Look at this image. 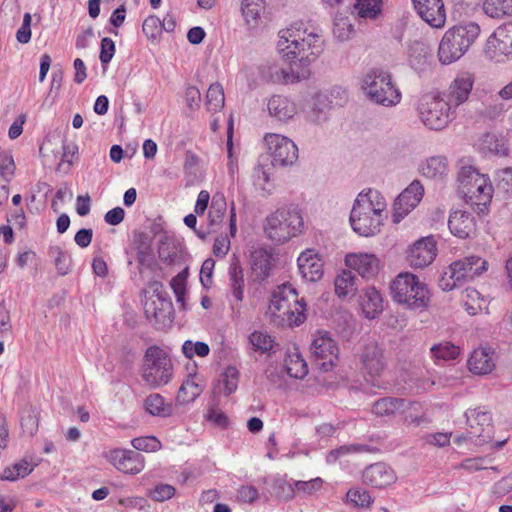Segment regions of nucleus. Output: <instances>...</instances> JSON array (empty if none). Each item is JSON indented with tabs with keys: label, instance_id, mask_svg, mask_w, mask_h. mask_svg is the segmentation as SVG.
<instances>
[{
	"label": "nucleus",
	"instance_id": "obj_41",
	"mask_svg": "<svg viewBox=\"0 0 512 512\" xmlns=\"http://www.w3.org/2000/svg\"><path fill=\"white\" fill-rule=\"evenodd\" d=\"M144 406L145 410L153 416L167 417L171 414V406L166 405L164 398L157 393L147 396Z\"/></svg>",
	"mask_w": 512,
	"mask_h": 512
},
{
	"label": "nucleus",
	"instance_id": "obj_22",
	"mask_svg": "<svg viewBox=\"0 0 512 512\" xmlns=\"http://www.w3.org/2000/svg\"><path fill=\"white\" fill-rule=\"evenodd\" d=\"M345 263L366 279L376 275L379 266V261L376 256L367 253L348 254L346 255Z\"/></svg>",
	"mask_w": 512,
	"mask_h": 512
},
{
	"label": "nucleus",
	"instance_id": "obj_5",
	"mask_svg": "<svg viewBox=\"0 0 512 512\" xmlns=\"http://www.w3.org/2000/svg\"><path fill=\"white\" fill-rule=\"evenodd\" d=\"M305 308L306 304L303 299H298L295 288L290 284H282L272 294L269 312L289 326H299L306 318Z\"/></svg>",
	"mask_w": 512,
	"mask_h": 512
},
{
	"label": "nucleus",
	"instance_id": "obj_28",
	"mask_svg": "<svg viewBox=\"0 0 512 512\" xmlns=\"http://www.w3.org/2000/svg\"><path fill=\"white\" fill-rule=\"evenodd\" d=\"M359 305L366 318L374 319L383 311V298L375 287H367L360 294Z\"/></svg>",
	"mask_w": 512,
	"mask_h": 512
},
{
	"label": "nucleus",
	"instance_id": "obj_20",
	"mask_svg": "<svg viewBox=\"0 0 512 512\" xmlns=\"http://www.w3.org/2000/svg\"><path fill=\"white\" fill-rule=\"evenodd\" d=\"M474 79L468 73L459 74L450 84L446 97L447 102L456 108L467 101L473 88Z\"/></svg>",
	"mask_w": 512,
	"mask_h": 512
},
{
	"label": "nucleus",
	"instance_id": "obj_33",
	"mask_svg": "<svg viewBox=\"0 0 512 512\" xmlns=\"http://www.w3.org/2000/svg\"><path fill=\"white\" fill-rule=\"evenodd\" d=\"M469 370L478 375L490 373L494 368V362L487 349H475L468 359Z\"/></svg>",
	"mask_w": 512,
	"mask_h": 512
},
{
	"label": "nucleus",
	"instance_id": "obj_29",
	"mask_svg": "<svg viewBox=\"0 0 512 512\" xmlns=\"http://www.w3.org/2000/svg\"><path fill=\"white\" fill-rule=\"evenodd\" d=\"M271 254L265 249L251 253V278L254 282H263L271 273Z\"/></svg>",
	"mask_w": 512,
	"mask_h": 512
},
{
	"label": "nucleus",
	"instance_id": "obj_46",
	"mask_svg": "<svg viewBox=\"0 0 512 512\" xmlns=\"http://www.w3.org/2000/svg\"><path fill=\"white\" fill-rule=\"evenodd\" d=\"M48 254L54 259L55 267L58 273L62 276L69 273L71 270V258L61 247L50 246Z\"/></svg>",
	"mask_w": 512,
	"mask_h": 512
},
{
	"label": "nucleus",
	"instance_id": "obj_48",
	"mask_svg": "<svg viewBox=\"0 0 512 512\" xmlns=\"http://www.w3.org/2000/svg\"><path fill=\"white\" fill-rule=\"evenodd\" d=\"M272 493L283 500H291L295 495V486L283 477H277L272 482Z\"/></svg>",
	"mask_w": 512,
	"mask_h": 512
},
{
	"label": "nucleus",
	"instance_id": "obj_27",
	"mask_svg": "<svg viewBox=\"0 0 512 512\" xmlns=\"http://www.w3.org/2000/svg\"><path fill=\"white\" fill-rule=\"evenodd\" d=\"M297 263L300 274L307 281L316 282L322 278V262L312 251L301 253L297 259Z\"/></svg>",
	"mask_w": 512,
	"mask_h": 512
},
{
	"label": "nucleus",
	"instance_id": "obj_56",
	"mask_svg": "<svg viewBox=\"0 0 512 512\" xmlns=\"http://www.w3.org/2000/svg\"><path fill=\"white\" fill-rule=\"evenodd\" d=\"M135 451L156 452L161 448V442L154 436L137 437L131 441Z\"/></svg>",
	"mask_w": 512,
	"mask_h": 512
},
{
	"label": "nucleus",
	"instance_id": "obj_19",
	"mask_svg": "<svg viewBox=\"0 0 512 512\" xmlns=\"http://www.w3.org/2000/svg\"><path fill=\"white\" fill-rule=\"evenodd\" d=\"M397 477L393 469L385 463H374L363 471L365 484L375 488H385L396 481Z\"/></svg>",
	"mask_w": 512,
	"mask_h": 512
},
{
	"label": "nucleus",
	"instance_id": "obj_3",
	"mask_svg": "<svg viewBox=\"0 0 512 512\" xmlns=\"http://www.w3.org/2000/svg\"><path fill=\"white\" fill-rule=\"evenodd\" d=\"M480 34V26L475 22L457 25L448 29L439 44L438 56L443 64L460 59Z\"/></svg>",
	"mask_w": 512,
	"mask_h": 512
},
{
	"label": "nucleus",
	"instance_id": "obj_26",
	"mask_svg": "<svg viewBox=\"0 0 512 512\" xmlns=\"http://www.w3.org/2000/svg\"><path fill=\"white\" fill-rule=\"evenodd\" d=\"M448 227L454 236L461 239L469 238L475 232L474 217L465 211H454L450 214Z\"/></svg>",
	"mask_w": 512,
	"mask_h": 512
},
{
	"label": "nucleus",
	"instance_id": "obj_53",
	"mask_svg": "<svg viewBox=\"0 0 512 512\" xmlns=\"http://www.w3.org/2000/svg\"><path fill=\"white\" fill-rule=\"evenodd\" d=\"M347 502L357 507H370L373 499L368 491L360 488H351L346 494Z\"/></svg>",
	"mask_w": 512,
	"mask_h": 512
},
{
	"label": "nucleus",
	"instance_id": "obj_18",
	"mask_svg": "<svg viewBox=\"0 0 512 512\" xmlns=\"http://www.w3.org/2000/svg\"><path fill=\"white\" fill-rule=\"evenodd\" d=\"M386 200L382 194H357L351 213L354 215L386 216Z\"/></svg>",
	"mask_w": 512,
	"mask_h": 512
},
{
	"label": "nucleus",
	"instance_id": "obj_12",
	"mask_svg": "<svg viewBox=\"0 0 512 512\" xmlns=\"http://www.w3.org/2000/svg\"><path fill=\"white\" fill-rule=\"evenodd\" d=\"M264 140L274 167L292 166L298 160V147L290 138L269 133L265 135Z\"/></svg>",
	"mask_w": 512,
	"mask_h": 512
},
{
	"label": "nucleus",
	"instance_id": "obj_51",
	"mask_svg": "<svg viewBox=\"0 0 512 512\" xmlns=\"http://www.w3.org/2000/svg\"><path fill=\"white\" fill-rule=\"evenodd\" d=\"M62 158L58 163L57 171L60 173H68L73 159L78 151V147L74 143H65L61 141Z\"/></svg>",
	"mask_w": 512,
	"mask_h": 512
},
{
	"label": "nucleus",
	"instance_id": "obj_25",
	"mask_svg": "<svg viewBox=\"0 0 512 512\" xmlns=\"http://www.w3.org/2000/svg\"><path fill=\"white\" fill-rule=\"evenodd\" d=\"M420 172L426 178L436 182H444L448 177L449 163L443 155L431 156L420 165Z\"/></svg>",
	"mask_w": 512,
	"mask_h": 512
},
{
	"label": "nucleus",
	"instance_id": "obj_58",
	"mask_svg": "<svg viewBox=\"0 0 512 512\" xmlns=\"http://www.w3.org/2000/svg\"><path fill=\"white\" fill-rule=\"evenodd\" d=\"M495 186L503 192H512V168L507 167L495 173Z\"/></svg>",
	"mask_w": 512,
	"mask_h": 512
},
{
	"label": "nucleus",
	"instance_id": "obj_43",
	"mask_svg": "<svg viewBox=\"0 0 512 512\" xmlns=\"http://www.w3.org/2000/svg\"><path fill=\"white\" fill-rule=\"evenodd\" d=\"M225 104L223 87L219 83L211 84L206 94V107L210 112L220 111Z\"/></svg>",
	"mask_w": 512,
	"mask_h": 512
},
{
	"label": "nucleus",
	"instance_id": "obj_61",
	"mask_svg": "<svg viewBox=\"0 0 512 512\" xmlns=\"http://www.w3.org/2000/svg\"><path fill=\"white\" fill-rule=\"evenodd\" d=\"M354 32L353 25L347 18L337 19L334 23L333 34L341 41L347 40Z\"/></svg>",
	"mask_w": 512,
	"mask_h": 512
},
{
	"label": "nucleus",
	"instance_id": "obj_42",
	"mask_svg": "<svg viewBox=\"0 0 512 512\" xmlns=\"http://www.w3.org/2000/svg\"><path fill=\"white\" fill-rule=\"evenodd\" d=\"M21 14V7L18 0H3L0 7V20L9 26L15 25Z\"/></svg>",
	"mask_w": 512,
	"mask_h": 512
},
{
	"label": "nucleus",
	"instance_id": "obj_40",
	"mask_svg": "<svg viewBox=\"0 0 512 512\" xmlns=\"http://www.w3.org/2000/svg\"><path fill=\"white\" fill-rule=\"evenodd\" d=\"M285 369L287 374L295 379H303L308 374L307 363L297 352L287 355Z\"/></svg>",
	"mask_w": 512,
	"mask_h": 512
},
{
	"label": "nucleus",
	"instance_id": "obj_55",
	"mask_svg": "<svg viewBox=\"0 0 512 512\" xmlns=\"http://www.w3.org/2000/svg\"><path fill=\"white\" fill-rule=\"evenodd\" d=\"M354 7L361 18H375L380 12L379 0H358Z\"/></svg>",
	"mask_w": 512,
	"mask_h": 512
},
{
	"label": "nucleus",
	"instance_id": "obj_21",
	"mask_svg": "<svg viewBox=\"0 0 512 512\" xmlns=\"http://www.w3.org/2000/svg\"><path fill=\"white\" fill-rule=\"evenodd\" d=\"M361 362L371 376L380 375L386 366L383 350L375 341L367 342L361 353Z\"/></svg>",
	"mask_w": 512,
	"mask_h": 512
},
{
	"label": "nucleus",
	"instance_id": "obj_11",
	"mask_svg": "<svg viewBox=\"0 0 512 512\" xmlns=\"http://www.w3.org/2000/svg\"><path fill=\"white\" fill-rule=\"evenodd\" d=\"M488 263L478 256H467L450 264L445 275L449 274L452 284H441L443 290H452L458 283L465 280H473L487 270Z\"/></svg>",
	"mask_w": 512,
	"mask_h": 512
},
{
	"label": "nucleus",
	"instance_id": "obj_50",
	"mask_svg": "<svg viewBox=\"0 0 512 512\" xmlns=\"http://www.w3.org/2000/svg\"><path fill=\"white\" fill-rule=\"evenodd\" d=\"M15 163L12 155L2 151L0 155V177L5 182L1 185L2 190H8L7 183L11 180L15 172Z\"/></svg>",
	"mask_w": 512,
	"mask_h": 512
},
{
	"label": "nucleus",
	"instance_id": "obj_36",
	"mask_svg": "<svg viewBox=\"0 0 512 512\" xmlns=\"http://www.w3.org/2000/svg\"><path fill=\"white\" fill-rule=\"evenodd\" d=\"M406 408L403 398L384 397L374 402L372 412L377 416H391Z\"/></svg>",
	"mask_w": 512,
	"mask_h": 512
},
{
	"label": "nucleus",
	"instance_id": "obj_52",
	"mask_svg": "<svg viewBox=\"0 0 512 512\" xmlns=\"http://www.w3.org/2000/svg\"><path fill=\"white\" fill-rule=\"evenodd\" d=\"M182 352L188 359H192L195 355L206 357L210 353V347L205 342L186 340L182 345Z\"/></svg>",
	"mask_w": 512,
	"mask_h": 512
},
{
	"label": "nucleus",
	"instance_id": "obj_13",
	"mask_svg": "<svg viewBox=\"0 0 512 512\" xmlns=\"http://www.w3.org/2000/svg\"><path fill=\"white\" fill-rule=\"evenodd\" d=\"M314 364L323 372L333 369L338 360L339 349L328 332H318L310 346Z\"/></svg>",
	"mask_w": 512,
	"mask_h": 512
},
{
	"label": "nucleus",
	"instance_id": "obj_32",
	"mask_svg": "<svg viewBox=\"0 0 512 512\" xmlns=\"http://www.w3.org/2000/svg\"><path fill=\"white\" fill-rule=\"evenodd\" d=\"M319 102V105L333 109L336 107L344 106L348 101L347 90L341 86H333L332 88L324 91H319L314 95Z\"/></svg>",
	"mask_w": 512,
	"mask_h": 512
},
{
	"label": "nucleus",
	"instance_id": "obj_34",
	"mask_svg": "<svg viewBox=\"0 0 512 512\" xmlns=\"http://www.w3.org/2000/svg\"><path fill=\"white\" fill-rule=\"evenodd\" d=\"M479 150L484 154L507 155V141L494 133L484 134L478 141Z\"/></svg>",
	"mask_w": 512,
	"mask_h": 512
},
{
	"label": "nucleus",
	"instance_id": "obj_39",
	"mask_svg": "<svg viewBox=\"0 0 512 512\" xmlns=\"http://www.w3.org/2000/svg\"><path fill=\"white\" fill-rule=\"evenodd\" d=\"M181 245L173 239L165 238L158 246V256L168 265L176 263L180 259Z\"/></svg>",
	"mask_w": 512,
	"mask_h": 512
},
{
	"label": "nucleus",
	"instance_id": "obj_16",
	"mask_svg": "<svg viewBox=\"0 0 512 512\" xmlns=\"http://www.w3.org/2000/svg\"><path fill=\"white\" fill-rule=\"evenodd\" d=\"M436 255V240L433 236H426L417 240L409 248L407 260L412 267L423 268L430 265Z\"/></svg>",
	"mask_w": 512,
	"mask_h": 512
},
{
	"label": "nucleus",
	"instance_id": "obj_37",
	"mask_svg": "<svg viewBox=\"0 0 512 512\" xmlns=\"http://www.w3.org/2000/svg\"><path fill=\"white\" fill-rule=\"evenodd\" d=\"M356 276L350 270H344L335 278V293L339 298L354 296L357 291Z\"/></svg>",
	"mask_w": 512,
	"mask_h": 512
},
{
	"label": "nucleus",
	"instance_id": "obj_17",
	"mask_svg": "<svg viewBox=\"0 0 512 512\" xmlns=\"http://www.w3.org/2000/svg\"><path fill=\"white\" fill-rule=\"evenodd\" d=\"M420 18L433 28H442L446 22L443 0H412Z\"/></svg>",
	"mask_w": 512,
	"mask_h": 512
},
{
	"label": "nucleus",
	"instance_id": "obj_23",
	"mask_svg": "<svg viewBox=\"0 0 512 512\" xmlns=\"http://www.w3.org/2000/svg\"><path fill=\"white\" fill-rule=\"evenodd\" d=\"M386 216L354 215L350 213V223L354 232L363 237H371L378 234Z\"/></svg>",
	"mask_w": 512,
	"mask_h": 512
},
{
	"label": "nucleus",
	"instance_id": "obj_8",
	"mask_svg": "<svg viewBox=\"0 0 512 512\" xmlns=\"http://www.w3.org/2000/svg\"><path fill=\"white\" fill-rule=\"evenodd\" d=\"M453 107L439 94L427 93L420 97L417 113L425 127L434 131L445 129L454 118Z\"/></svg>",
	"mask_w": 512,
	"mask_h": 512
},
{
	"label": "nucleus",
	"instance_id": "obj_60",
	"mask_svg": "<svg viewBox=\"0 0 512 512\" xmlns=\"http://www.w3.org/2000/svg\"><path fill=\"white\" fill-rule=\"evenodd\" d=\"M38 426V416L33 409L28 410L27 413L21 417V427L25 434L29 436L35 435L38 431Z\"/></svg>",
	"mask_w": 512,
	"mask_h": 512
},
{
	"label": "nucleus",
	"instance_id": "obj_31",
	"mask_svg": "<svg viewBox=\"0 0 512 512\" xmlns=\"http://www.w3.org/2000/svg\"><path fill=\"white\" fill-rule=\"evenodd\" d=\"M423 194H398L393 204L392 221L399 223L421 201Z\"/></svg>",
	"mask_w": 512,
	"mask_h": 512
},
{
	"label": "nucleus",
	"instance_id": "obj_4",
	"mask_svg": "<svg viewBox=\"0 0 512 512\" xmlns=\"http://www.w3.org/2000/svg\"><path fill=\"white\" fill-rule=\"evenodd\" d=\"M303 217L297 206L280 208L270 214L264 222V232L275 244H283L302 233Z\"/></svg>",
	"mask_w": 512,
	"mask_h": 512
},
{
	"label": "nucleus",
	"instance_id": "obj_9",
	"mask_svg": "<svg viewBox=\"0 0 512 512\" xmlns=\"http://www.w3.org/2000/svg\"><path fill=\"white\" fill-rule=\"evenodd\" d=\"M466 423L469 426L467 436H459L457 441L474 439L476 445H489L490 449L499 450L505 443V440L493 441V425L491 413L484 407H478L476 409H470L465 413Z\"/></svg>",
	"mask_w": 512,
	"mask_h": 512
},
{
	"label": "nucleus",
	"instance_id": "obj_57",
	"mask_svg": "<svg viewBox=\"0 0 512 512\" xmlns=\"http://www.w3.org/2000/svg\"><path fill=\"white\" fill-rule=\"evenodd\" d=\"M329 111L330 109H328L327 107L319 105L317 98L313 96V104L311 108L307 111L306 117L309 122L319 125L328 120Z\"/></svg>",
	"mask_w": 512,
	"mask_h": 512
},
{
	"label": "nucleus",
	"instance_id": "obj_45",
	"mask_svg": "<svg viewBox=\"0 0 512 512\" xmlns=\"http://www.w3.org/2000/svg\"><path fill=\"white\" fill-rule=\"evenodd\" d=\"M249 343L253 351L265 354L272 350L274 339L268 333L256 330L249 335Z\"/></svg>",
	"mask_w": 512,
	"mask_h": 512
},
{
	"label": "nucleus",
	"instance_id": "obj_47",
	"mask_svg": "<svg viewBox=\"0 0 512 512\" xmlns=\"http://www.w3.org/2000/svg\"><path fill=\"white\" fill-rule=\"evenodd\" d=\"M432 357L435 360H454L459 355V347L455 346L451 342H442L435 344L430 348Z\"/></svg>",
	"mask_w": 512,
	"mask_h": 512
},
{
	"label": "nucleus",
	"instance_id": "obj_44",
	"mask_svg": "<svg viewBox=\"0 0 512 512\" xmlns=\"http://www.w3.org/2000/svg\"><path fill=\"white\" fill-rule=\"evenodd\" d=\"M463 199L478 215H485L489 211L492 194H463Z\"/></svg>",
	"mask_w": 512,
	"mask_h": 512
},
{
	"label": "nucleus",
	"instance_id": "obj_7",
	"mask_svg": "<svg viewBox=\"0 0 512 512\" xmlns=\"http://www.w3.org/2000/svg\"><path fill=\"white\" fill-rule=\"evenodd\" d=\"M394 301L411 310H423L428 307L430 294L427 286L411 273H400L391 284Z\"/></svg>",
	"mask_w": 512,
	"mask_h": 512
},
{
	"label": "nucleus",
	"instance_id": "obj_35",
	"mask_svg": "<svg viewBox=\"0 0 512 512\" xmlns=\"http://www.w3.org/2000/svg\"><path fill=\"white\" fill-rule=\"evenodd\" d=\"M239 371L234 366H228L220 375L218 384L214 386V393L229 396L237 390Z\"/></svg>",
	"mask_w": 512,
	"mask_h": 512
},
{
	"label": "nucleus",
	"instance_id": "obj_24",
	"mask_svg": "<svg viewBox=\"0 0 512 512\" xmlns=\"http://www.w3.org/2000/svg\"><path fill=\"white\" fill-rule=\"evenodd\" d=\"M267 110L271 117L280 122H287L297 114L296 104L282 95H273L267 102Z\"/></svg>",
	"mask_w": 512,
	"mask_h": 512
},
{
	"label": "nucleus",
	"instance_id": "obj_2",
	"mask_svg": "<svg viewBox=\"0 0 512 512\" xmlns=\"http://www.w3.org/2000/svg\"><path fill=\"white\" fill-rule=\"evenodd\" d=\"M362 90L369 101L384 107H394L402 99L391 73L381 68H373L364 75Z\"/></svg>",
	"mask_w": 512,
	"mask_h": 512
},
{
	"label": "nucleus",
	"instance_id": "obj_30",
	"mask_svg": "<svg viewBox=\"0 0 512 512\" xmlns=\"http://www.w3.org/2000/svg\"><path fill=\"white\" fill-rule=\"evenodd\" d=\"M229 285L234 300L241 302L244 298V273L236 255L232 256L229 265Z\"/></svg>",
	"mask_w": 512,
	"mask_h": 512
},
{
	"label": "nucleus",
	"instance_id": "obj_64",
	"mask_svg": "<svg viewBox=\"0 0 512 512\" xmlns=\"http://www.w3.org/2000/svg\"><path fill=\"white\" fill-rule=\"evenodd\" d=\"M175 491V488L171 485L160 484L153 489L150 496L155 501L163 502L172 498L175 494Z\"/></svg>",
	"mask_w": 512,
	"mask_h": 512
},
{
	"label": "nucleus",
	"instance_id": "obj_6",
	"mask_svg": "<svg viewBox=\"0 0 512 512\" xmlns=\"http://www.w3.org/2000/svg\"><path fill=\"white\" fill-rule=\"evenodd\" d=\"M173 376V364L169 354L157 345L149 346L143 356L141 377L152 389L167 385Z\"/></svg>",
	"mask_w": 512,
	"mask_h": 512
},
{
	"label": "nucleus",
	"instance_id": "obj_1",
	"mask_svg": "<svg viewBox=\"0 0 512 512\" xmlns=\"http://www.w3.org/2000/svg\"><path fill=\"white\" fill-rule=\"evenodd\" d=\"M277 48L286 60L307 66L323 52L324 40L318 28L294 23L279 32Z\"/></svg>",
	"mask_w": 512,
	"mask_h": 512
},
{
	"label": "nucleus",
	"instance_id": "obj_15",
	"mask_svg": "<svg viewBox=\"0 0 512 512\" xmlns=\"http://www.w3.org/2000/svg\"><path fill=\"white\" fill-rule=\"evenodd\" d=\"M105 458L117 470L126 474H138L144 469V457L135 450L113 449L105 453Z\"/></svg>",
	"mask_w": 512,
	"mask_h": 512
},
{
	"label": "nucleus",
	"instance_id": "obj_62",
	"mask_svg": "<svg viewBox=\"0 0 512 512\" xmlns=\"http://www.w3.org/2000/svg\"><path fill=\"white\" fill-rule=\"evenodd\" d=\"M170 286L173 289L177 302L181 303L182 307L185 308L186 276L184 273H179L173 277Z\"/></svg>",
	"mask_w": 512,
	"mask_h": 512
},
{
	"label": "nucleus",
	"instance_id": "obj_14",
	"mask_svg": "<svg viewBox=\"0 0 512 512\" xmlns=\"http://www.w3.org/2000/svg\"><path fill=\"white\" fill-rule=\"evenodd\" d=\"M484 52L496 62L512 59V24L499 26L487 39Z\"/></svg>",
	"mask_w": 512,
	"mask_h": 512
},
{
	"label": "nucleus",
	"instance_id": "obj_38",
	"mask_svg": "<svg viewBox=\"0 0 512 512\" xmlns=\"http://www.w3.org/2000/svg\"><path fill=\"white\" fill-rule=\"evenodd\" d=\"M265 8L264 0H243L242 1V15L248 26L251 28L256 27L261 19V15Z\"/></svg>",
	"mask_w": 512,
	"mask_h": 512
},
{
	"label": "nucleus",
	"instance_id": "obj_54",
	"mask_svg": "<svg viewBox=\"0 0 512 512\" xmlns=\"http://www.w3.org/2000/svg\"><path fill=\"white\" fill-rule=\"evenodd\" d=\"M201 392L202 389L199 387V385L192 381H186L179 388L177 400L180 403H190L194 401Z\"/></svg>",
	"mask_w": 512,
	"mask_h": 512
},
{
	"label": "nucleus",
	"instance_id": "obj_63",
	"mask_svg": "<svg viewBox=\"0 0 512 512\" xmlns=\"http://www.w3.org/2000/svg\"><path fill=\"white\" fill-rule=\"evenodd\" d=\"M31 21L30 13H25L21 27L16 32V39L21 44H26L31 39Z\"/></svg>",
	"mask_w": 512,
	"mask_h": 512
},
{
	"label": "nucleus",
	"instance_id": "obj_59",
	"mask_svg": "<svg viewBox=\"0 0 512 512\" xmlns=\"http://www.w3.org/2000/svg\"><path fill=\"white\" fill-rule=\"evenodd\" d=\"M142 30L148 39H157L161 34L160 19L154 15L147 17L143 22Z\"/></svg>",
	"mask_w": 512,
	"mask_h": 512
},
{
	"label": "nucleus",
	"instance_id": "obj_10",
	"mask_svg": "<svg viewBox=\"0 0 512 512\" xmlns=\"http://www.w3.org/2000/svg\"><path fill=\"white\" fill-rule=\"evenodd\" d=\"M455 181L458 192H493L489 175L480 172L467 158L458 160Z\"/></svg>",
	"mask_w": 512,
	"mask_h": 512
},
{
	"label": "nucleus",
	"instance_id": "obj_49",
	"mask_svg": "<svg viewBox=\"0 0 512 512\" xmlns=\"http://www.w3.org/2000/svg\"><path fill=\"white\" fill-rule=\"evenodd\" d=\"M32 471L33 468L29 467L28 462L26 460H22L11 467L5 468L0 478L1 480L15 481L20 477L23 478L29 475Z\"/></svg>",
	"mask_w": 512,
	"mask_h": 512
}]
</instances>
